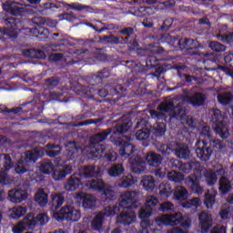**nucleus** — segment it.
Returning <instances> with one entry per match:
<instances>
[{"label": "nucleus", "instance_id": "e433bc0d", "mask_svg": "<svg viewBox=\"0 0 233 233\" xmlns=\"http://www.w3.org/2000/svg\"><path fill=\"white\" fill-rule=\"evenodd\" d=\"M110 77V73L106 70L99 71L91 77V86H96V85H101L104 79H108Z\"/></svg>", "mask_w": 233, "mask_h": 233}, {"label": "nucleus", "instance_id": "c03bdc74", "mask_svg": "<svg viewBox=\"0 0 233 233\" xmlns=\"http://www.w3.org/2000/svg\"><path fill=\"white\" fill-rule=\"evenodd\" d=\"M46 148H47V150L46 151V154L49 157H56V156H59L62 150V147L59 146V144H52V143H47L46 145Z\"/></svg>", "mask_w": 233, "mask_h": 233}, {"label": "nucleus", "instance_id": "864d4df0", "mask_svg": "<svg viewBox=\"0 0 233 233\" xmlns=\"http://www.w3.org/2000/svg\"><path fill=\"white\" fill-rule=\"evenodd\" d=\"M214 203H216V194L210 193V191H208L204 195V205L208 208H212L214 207Z\"/></svg>", "mask_w": 233, "mask_h": 233}, {"label": "nucleus", "instance_id": "0eeeda50", "mask_svg": "<svg viewBox=\"0 0 233 233\" xmlns=\"http://www.w3.org/2000/svg\"><path fill=\"white\" fill-rule=\"evenodd\" d=\"M139 196L141 193L137 190L123 192L118 198V207L120 208H140Z\"/></svg>", "mask_w": 233, "mask_h": 233}, {"label": "nucleus", "instance_id": "cd10ccee", "mask_svg": "<svg viewBox=\"0 0 233 233\" xmlns=\"http://www.w3.org/2000/svg\"><path fill=\"white\" fill-rule=\"evenodd\" d=\"M232 190V181L226 176L220 177L218 179V192L220 196H227Z\"/></svg>", "mask_w": 233, "mask_h": 233}, {"label": "nucleus", "instance_id": "a878e982", "mask_svg": "<svg viewBox=\"0 0 233 233\" xmlns=\"http://www.w3.org/2000/svg\"><path fill=\"white\" fill-rule=\"evenodd\" d=\"M63 203H65V193L56 192L51 195V202L49 203L51 207V210L54 212H57V209L63 207Z\"/></svg>", "mask_w": 233, "mask_h": 233}, {"label": "nucleus", "instance_id": "aec40b11", "mask_svg": "<svg viewBox=\"0 0 233 233\" xmlns=\"http://www.w3.org/2000/svg\"><path fill=\"white\" fill-rule=\"evenodd\" d=\"M187 185L193 194L197 196H201L205 189L201 187L199 177H197L196 174H191L187 177Z\"/></svg>", "mask_w": 233, "mask_h": 233}, {"label": "nucleus", "instance_id": "5fc2aeb1", "mask_svg": "<svg viewBox=\"0 0 233 233\" xmlns=\"http://www.w3.org/2000/svg\"><path fill=\"white\" fill-rule=\"evenodd\" d=\"M85 25H86V26L92 28L96 32H98V34H102V32H105L106 30H116V28H117V26L114 24L107 25L106 27H101L100 29H99V27H97V25H95L94 24H92L90 22H86Z\"/></svg>", "mask_w": 233, "mask_h": 233}, {"label": "nucleus", "instance_id": "6ab92c4d", "mask_svg": "<svg viewBox=\"0 0 233 233\" xmlns=\"http://www.w3.org/2000/svg\"><path fill=\"white\" fill-rule=\"evenodd\" d=\"M82 176H84L86 179H90L92 177H102L103 171L99 166L86 165L82 167L81 170Z\"/></svg>", "mask_w": 233, "mask_h": 233}, {"label": "nucleus", "instance_id": "4c0bfd02", "mask_svg": "<svg viewBox=\"0 0 233 233\" xmlns=\"http://www.w3.org/2000/svg\"><path fill=\"white\" fill-rule=\"evenodd\" d=\"M188 198V191L187 188L177 186L174 190H173V199L176 201H185Z\"/></svg>", "mask_w": 233, "mask_h": 233}, {"label": "nucleus", "instance_id": "6e6d98bb", "mask_svg": "<svg viewBox=\"0 0 233 233\" xmlns=\"http://www.w3.org/2000/svg\"><path fill=\"white\" fill-rule=\"evenodd\" d=\"M35 107H37V100L35 98L20 105V108H24L25 110L22 111V114L32 112V110H35Z\"/></svg>", "mask_w": 233, "mask_h": 233}, {"label": "nucleus", "instance_id": "473e14b6", "mask_svg": "<svg viewBox=\"0 0 233 233\" xmlns=\"http://www.w3.org/2000/svg\"><path fill=\"white\" fill-rule=\"evenodd\" d=\"M213 128L222 139H227V137H228V130L227 129V124H225V120L213 122Z\"/></svg>", "mask_w": 233, "mask_h": 233}, {"label": "nucleus", "instance_id": "8fccbe9b", "mask_svg": "<svg viewBox=\"0 0 233 233\" xmlns=\"http://www.w3.org/2000/svg\"><path fill=\"white\" fill-rule=\"evenodd\" d=\"M26 207L18 206L12 208V213L10 214L11 219H19V218H23L25 214H26Z\"/></svg>", "mask_w": 233, "mask_h": 233}, {"label": "nucleus", "instance_id": "393cba45", "mask_svg": "<svg viewBox=\"0 0 233 233\" xmlns=\"http://www.w3.org/2000/svg\"><path fill=\"white\" fill-rule=\"evenodd\" d=\"M3 9L5 12H7V14H10L11 15H25V7L19 6L12 2H5L3 4Z\"/></svg>", "mask_w": 233, "mask_h": 233}, {"label": "nucleus", "instance_id": "37998d69", "mask_svg": "<svg viewBox=\"0 0 233 233\" xmlns=\"http://www.w3.org/2000/svg\"><path fill=\"white\" fill-rule=\"evenodd\" d=\"M137 179L132 176V174H128L127 176H123L122 179L118 183V187L120 188H130L132 185H136Z\"/></svg>", "mask_w": 233, "mask_h": 233}, {"label": "nucleus", "instance_id": "09e8293b", "mask_svg": "<svg viewBox=\"0 0 233 233\" xmlns=\"http://www.w3.org/2000/svg\"><path fill=\"white\" fill-rule=\"evenodd\" d=\"M204 177H206V183L208 187H214L218 183V174L212 170H206Z\"/></svg>", "mask_w": 233, "mask_h": 233}, {"label": "nucleus", "instance_id": "f257e3e1", "mask_svg": "<svg viewBox=\"0 0 233 233\" xmlns=\"http://www.w3.org/2000/svg\"><path fill=\"white\" fill-rule=\"evenodd\" d=\"M146 52L147 54H151L146 58V66L136 60H127L121 63L124 66L131 68L127 78L124 80V85L127 88L129 86H141V84L145 80L142 76L147 73V70H152V68H156L159 65V59L156 57V55L165 54V48L158 46L156 49L147 50Z\"/></svg>", "mask_w": 233, "mask_h": 233}, {"label": "nucleus", "instance_id": "3c124183", "mask_svg": "<svg viewBox=\"0 0 233 233\" xmlns=\"http://www.w3.org/2000/svg\"><path fill=\"white\" fill-rule=\"evenodd\" d=\"M105 221L103 214H97L94 219L91 221V227L93 230H102L103 229V223Z\"/></svg>", "mask_w": 233, "mask_h": 233}, {"label": "nucleus", "instance_id": "412c9836", "mask_svg": "<svg viewBox=\"0 0 233 233\" xmlns=\"http://www.w3.org/2000/svg\"><path fill=\"white\" fill-rule=\"evenodd\" d=\"M186 101L191 106H203L207 101V95L202 92H195L193 95L187 96Z\"/></svg>", "mask_w": 233, "mask_h": 233}, {"label": "nucleus", "instance_id": "2eb2a0df", "mask_svg": "<svg viewBox=\"0 0 233 233\" xmlns=\"http://www.w3.org/2000/svg\"><path fill=\"white\" fill-rule=\"evenodd\" d=\"M133 209L134 208H127V210L120 212L116 218L117 223L124 225V227H128V225L136 223V218H137V215H136V211Z\"/></svg>", "mask_w": 233, "mask_h": 233}, {"label": "nucleus", "instance_id": "c85d7f7f", "mask_svg": "<svg viewBox=\"0 0 233 233\" xmlns=\"http://www.w3.org/2000/svg\"><path fill=\"white\" fill-rule=\"evenodd\" d=\"M150 134H152V130L142 127L136 133V138L137 141H141L143 147H148L150 145Z\"/></svg>", "mask_w": 233, "mask_h": 233}, {"label": "nucleus", "instance_id": "49530a36", "mask_svg": "<svg viewBox=\"0 0 233 233\" xmlns=\"http://www.w3.org/2000/svg\"><path fill=\"white\" fill-rule=\"evenodd\" d=\"M217 99L220 105L227 106V105H230V103H232L233 94L232 92H224L218 95Z\"/></svg>", "mask_w": 233, "mask_h": 233}, {"label": "nucleus", "instance_id": "f03ea898", "mask_svg": "<svg viewBox=\"0 0 233 233\" xmlns=\"http://www.w3.org/2000/svg\"><path fill=\"white\" fill-rule=\"evenodd\" d=\"M132 125L133 123L130 117L122 116L121 120L113 128V136L110 141H112L116 147H120L118 154L122 159L130 157V156L136 152V147L130 143L132 137L123 136V134H127V132L132 128Z\"/></svg>", "mask_w": 233, "mask_h": 233}, {"label": "nucleus", "instance_id": "72a5a7b5", "mask_svg": "<svg viewBox=\"0 0 233 233\" xmlns=\"http://www.w3.org/2000/svg\"><path fill=\"white\" fill-rule=\"evenodd\" d=\"M14 168V161L9 154H0V169L6 171Z\"/></svg>", "mask_w": 233, "mask_h": 233}, {"label": "nucleus", "instance_id": "423d86ee", "mask_svg": "<svg viewBox=\"0 0 233 233\" xmlns=\"http://www.w3.org/2000/svg\"><path fill=\"white\" fill-rule=\"evenodd\" d=\"M84 187L94 192H103L101 199L104 203H110L116 199V192L110 188H105V181L101 178L91 179L85 182Z\"/></svg>", "mask_w": 233, "mask_h": 233}, {"label": "nucleus", "instance_id": "20e7f679", "mask_svg": "<svg viewBox=\"0 0 233 233\" xmlns=\"http://www.w3.org/2000/svg\"><path fill=\"white\" fill-rule=\"evenodd\" d=\"M166 39L176 50H186L189 56H198V48H201V44L197 39L177 38L170 35H166Z\"/></svg>", "mask_w": 233, "mask_h": 233}, {"label": "nucleus", "instance_id": "2f4dec72", "mask_svg": "<svg viewBox=\"0 0 233 233\" xmlns=\"http://www.w3.org/2000/svg\"><path fill=\"white\" fill-rule=\"evenodd\" d=\"M35 203L39 207H46L48 205V193L44 188H38L35 194Z\"/></svg>", "mask_w": 233, "mask_h": 233}, {"label": "nucleus", "instance_id": "1a4fd4ad", "mask_svg": "<svg viewBox=\"0 0 233 233\" xmlns=\"http://www.w3.org/2000/svg\"><path fill=\"white\" fill-rule=\"evenodd\" d=\"M53 218L56 221H78L81 219V211L72 205H66L59 211L54 212Z\"/></svg>", "mask_w": 233, "mask_h": 233}, {"label": "nucleus", "instance_id": "9d476101", "mask_svg": "<svg viewBox=\"0 0 233 233\" xmlns=\"http://www.w3.org/2000/svg\"><path fill=\"white\" fill-rule=\"evenodd\" d=\"M5 25L7 27L0 28V35L5 39H17L19 37V19L15 17H8L5 19Z\"/></svg>", "mask_w": 233, "mask_h": 233}, {"label": "nucleus", "instance_id": "a211bd4d", "mask_svg": "<svg viewBox=\"0 0 233 233\" xmlns=\"http://www.w3.org/2000/svg\"><path fill=\"white\" fill-rule=\"evenodd\" d=\"M28 198V189H10L7 193V199L11 203H23Z\"/></svg>", "mask_w": 233, "mask_h": 233}, {"label": "nucleus", "instance_id": "de8ad7c7", "mask_svg": "<svg viewBox=\"0 0 233 233\" xmlns=\"http://www.w3.org/2000/svg\"><path fill=\"white\" fill-rule=\"evenodd\" d=\"M26 56L27 57H31L32 59H46V55L45 54V51L41 49H27Z\"/></svg>", "mask_w": 233, "mask_h": 233}, {"label": "nucleus", "instance_id": "052dcab7", "mask_svg": "<svg viewBox=\"0 0 233 233\" xmlns=\"http://www.w3.org/2000/svg\"><path fill=\"white\" fill-rule=\"evenodd\" d=\"M167 179L169 181H173L174 183H181V181L185 179V177L180 172L170 171L167 173Z\"/></svg>", "mask_w": 233, "mask_h": 233}, {"label": "nucleus", "instance_id": "a19ab883", "mask_svg": "<svg viewBox=\"0 0 233 233\" xmlns=\"http://www.w3.org/2000/svg\"><path fill=\"white\" fill-rule=\"evenodd\" d=\"M107 172L110 177H119L125 174V167L121 163L115 164L109 167Z\"/></svg>", "mask_w": 233, "mask_h": 233}, {"label": "nucleus", "instance_id": "f8f14e48", "mask_svg": "<svg viewBox=\"0 0 233 233\" xmlns=\"http://www.w3.org/2000/svg\"><path fill=\"white\" fill-rule=\"evenodd\" d=\"M196 149L195 152L197 154V157L200 159V161H208L212 157L213 150L212 147L208 145V141L207 140H198L195 144Z\"/></svg>", "mask_w": 233, "mask_h": 233}, {"label": "nucleus", "instance_id": "c756f323", "mask_svg": "<svg viewBox=\"0 0 233 233\" xmlns=\"http://www.w3.org/2000/svg\"><path fill=\"white\" fill-rule=\"evenodd\" d=\"M68 174H72V166L65 165L62 168L53 171V179H55V181H61L66 178Z\"/></svg>", "mask_w": 233, "mask_h": 233}, {"label": "nucleus", "instance_id": "338daca9", "mask_svg": "<svg viewBox=\"0 0 233 233\" xmlns=\"http://www.w3.org/2000/svg\"><path fill=\"white\" fill-rule=\"evenodd\" d=\"M198 134L201 137H208V139H210L211 134H210V127L208 125H202L198 127Z\"/></svg>", "mask_w": 233, "mask_h": 233}, {"label": "nucleus", "instance_id": "58836bf2", "mask_svg": "<svg viewBox=\"0 0 233 233\" xmlns=\"http://www.w3.org/2000/svg\"><path fill=\"white\" fill-rule=\"evenodd\" d=\"M209 147L212 148L213 152H223L227 150V144L223 140L219 139H209L208 142Z\"/></svg>", "mask_w": 233, "mask_h": 233}, {"label": "nucleus", "instance_id": "7ed1b4c3", "mask_svg": "<svg viewBox=\"0 0 233 233\" xmlns=\"http://www.w3.org/2000/svg\"><path fill=\"white\" fill-rule=\"evenodd\" d=\"M147 163L149 167H159L163 163V156L150 151L145 156V159L141 156H132L129 158V165L133 174H143L147 170Z\"/></svg>", "mask_w": 233, "mask_h": 233}, {"label": "nucleus", "instance_id": "6e6552de", "mask_svg": "<svg viewBox=\"0 0 233 233\" xmlns=\"http://www.w3.org/2000/svg\"><path fill=\"white\" fill-rule=\"evenodd\" d=\"M156 148L163 157H170L171 154H175L179 159H188L190 157V149L188 147H179L177 149H174L170 145L158 143Z\"/></svg>", "mask_w": 233, "mask_h": 233}, {"label": "nucleus", "instance_id": "39448f33", "mask_svg": "<svg viewBox=\"0 0 233 233\" xmlns=\"http://www.w3.org/2000/svg\"><path fill=\"white\" fill-rule=\"evenodd\" d=\"M43 150H33V151H26L25 155L21 157L15 166V171L19 176H23V174H26V172L30 171V166L32 163H35L37 159L43 157Z\"/></svg>", "mask_w": 233, "mask_h": 233}, {"label": "nucleus", "instance_id": "774afa93", "mask_svg": "<svg viewBox=\"0 0 233 233\" xmlns=\"http://www.w3.org/2000/svg\"><path fill=\"white\" fill-rule=\"evenodd\" d=\"M158 210L159 212H170L174 210V204L168 201L161 203L158 206Z\"/></svg>", "mask_w": 233, "mask_h": 233}, {"label": "nucleus", "instance_id": "5701e85b", "mask_svg": "<svg viewBox=\"0 0 233 233\" xmlns=\"http://www.w3.org/2000/svg\"><path fill=\"white\" fill-rule=\"evenodd\" d=\"M76 199H82V207L86 208V210L94 208L97 203L94 196L83 192L76 194Z\"/></svg>", "mask_w": 233, "mask_h": 233}, {"label": "nucleus", "instance_id": "dca6fc26", "mask_svg": "<svg viewBox=\"0 0 233 233\" xmlns=\"http://www.w3.org/2000/svg\"><path fill=\"white\" fill-rule=\"evenodd\" d=\"M198 224L201 233H208L210 228H212V225H214L212 214L202 211L198 216Z\"/></svg>", "mask_w": 233, "mask_h": 233}, {"label": "nucleus", "instance_id": "79ce46f5", "mask_svg": "<svg viewBox=\"0 0 233 233\" xmlns=\"http://www.w3.org/2000/svg\"><path fill=\"white\" fill-rule=\"evenodd\" d=\"M119 212H121V208L118 204H116L115 206L106 207L104 210L98 214H102L105 219L106 218H112L113 216H116V214H119Z\"/></svg>", "mask_w": 233, "mask_h": 233}, {"label": "nucleus", "instance_id": "c9c22d12", "mask_svg": "<svg viewBox=\"0 0 233 233\" xmlns=\"http://www.w3.org/2000/svg\"><path fill=\"white\" fill-rule=\"evenodd\" d=\"M158 190V195L161 199H168V198H170L174 192V189H172V185L165 182L159 185Z\"/></svg>", "mask_w": 233, "mask_h": 233}, {"label": "nucleus", "instance_id": "680f3d73", "mask_svg": "<svg viewBox=\"0 0 233 233\" xmlns=\"http://www.w3.org/2000/svg\"><path fill=\"white\" fill-rule=\"evenodd\" d=\"M208 46L213 52H217V53L225 52V50H227V46L218 41L209 42Z\"/></svg>", "mask_w": 233, "mask_h": 233}, {"label": "nucleus", "instance_id": "e2e57ef3", "mask_svg": "<svg viewBox=\"0 0 233 233\" xmlns=\"http://www.w3.org/2000/svg\"><path fill=\"white\" fill-rule=\"evenodd\" d=\"M196 165H198L197 161H190L187 163H180L179 170H181V172H184V174H190V172H192V170Z\"/></svg>", "mask_w": 233, "mask_h": 233}, {"label": "nucleus", "instance_id": "4468645a", "mask_svg": "<svg viewBox=\"0 0 233 233\" xmlns=\"http://www.w3.org/2000/svg\"><path fill=\"white\" fill-rule=\"evenodd\" d=\"M181 217L178 215H175V213L161 215L155 219V223L156 225H158V227H176L179 225Z\"/></svg>", "mask_w": 233, "mask_h": 233}, {"label": "nucleus", "instance_id": "b1692460", "mask_svg": "<svg viewBox=\"0 0 233 233\" xmlns=\"http://www.w3.org/2000/svg\"><path fill=\"white\" fill-rule=\"evenodd\" d=\"M158 108L159 110H161V112H167L169 114H173V117H178V116H181L183 112V107L174 106V102L172 101L163 103L159 106Z\"/></svg>", "mask_w": 233, "mask_h": 233}, {"label": "nucleus", "instance_id": "9b49d317", "mask_svg": "<svg viewBox=\"0 0 233 233\" xmlns=\"http://www.w3.org/2000/svg\"><path fill=\"white\" fill-rule=\"evenodd\" d=\"M43 6L44 10H51V12H54V10H58V8H61V6H66V10H70L71 8V10H75L76 12H83V10L88 12V10H90V5H85L77 2L68 4L56 1L55 3H45L43 4Z\"/></svg>", "mask_w": 233, "mask_h": 233}, {"label": "nucleus", "instance_id": "13d9d810", "mask_svg": "<svg viewBox=\"0 0 233 233\" xmlns=\"http://www.w3.org/2000/svg\"><path fill=\"white\" fill-rule=\"evenodd\" d=\"M200 205H201V198H193L181 204L183 208H192V207H195V208H198V207H199Z\"/></svg>", "mask_w": 233, "mask_h": 233}, {"label": "nucleus", "instance_id": "ea45409f", "mask_svg": "<svg viewBox=\"0 0 233 233\" xmlns=\"http://www.w3.org/2000/svg\"><path fill=\"white\" fill-rule=\"evenodd\" d=\"M30 221L28 220V216L26 215L24 218V221H20L18 224L15 225L12 228L13 233H23L25 230H28L32 228V227L29 226Z\"/></svg>", "mask_w": 233, "mask_h": 233}, {"label": "nucleus", "instance_id": "f3484780", "mask_svg": "<svg viewBox=\"0 0 233 233\" xmlns=\"http://www.w3.org/2000/svg\"><path fill=\"white\" fill-rule=\"evenodd\" d=\"M39 19L40 18H34L33 22L37 25L33 28H27V30L34 35V37H38L40 41H45V39H48V37H50V31L47 28L39 25Z\"/></svg>", "mask_w": 233, "mask_h": 233}, {"label": "nucleus", "instance_id": "603ef678", "mask_svg": "<svg viewBox=\"0 0 233 233\" xmlns=\"http://www.w3.org/2000/svg\"><path fill=\"white\" fill-rule=\"evenodd\" d=\"M61 84V77L59 76H51L45 80V85L46 88L49 90H54V88H57Z\"/></svg>", "mask_w": 233, "mask_h": 233}, {"label": "nucleus", "instance_id": "4d7b16f0", "mask_svg": "<svg viewBox=\"0 0 233 233\" xmlns=\"http://www.w3.org/2000/svg\"><path fill=\"white\" fill-rule=\"evenodd\" d=\"M54 163H52L51 161H46V162H43L40 165V172H42V174H46V175H50V174H54Z\"/></svg>", "mask_w": 233, "mask_h": 233}, {"label": "nucleus", "instance_id": "ddd939ff", "mask_svg": "<svg viewBox=\"0 0 233 233\" xmlns=\"http://www.w3.org/2000/svg\"><path fill=\"white\" fill-rule=\"evenodd\" d=\"M159 204L157 198L154 196L147 197L146 199V206L140 208L138 218L140 219H148L154 212H156V206Z\"/></svg>", "mask_w": 233, "mask_h": 233}, {"label": "nucleus", "instance_id": "f704fd0d", "mask_svg": "<svg viewBox=\"0 0 233 233\" xmlns=\"http://www.w3.org/2000/svg\"><path fill=\"white\" fill-rule=\"evenodd\" d=\"M111 133L113 136L114 130H112L111 128H108L106 131H102V132H98V133L95 134L91 137L92 145H99V143H103V141H105V139H106V137H108V136H110Z\"/></svg>", "mask_w": 233, "mask_h": 233}, {"label": "nucleus", "instance_id": "4be33fe9", "mask_svg": "<svg viewBox=\"0 0 233 233\" xmlns=\"http://www.w3.org/2000/svg\"><path fill=\"white\" fill-rule=\"evenodd\" d=\"M83 185L81 181V177L73 174L67 178L66 182L64 184V188L67 192H76Z\"/></svg>", "mask_w": 233, "mask_h": 233}, {"label": "nucleus", "instance_id": "a18cd8bd", "mask_svg": "<svg viewBox=\"0 0 233 233\" xmlns=\"http://www.w3.org/2000/svg\"><path fill=\"white\" fill-rule=\"evenodd\" d=\"M140 185H142V187L147 192H152V190L156 188V179L150 176L144 177L140 182Z\"/></svg>", "mask_w": 233, "mask_h": 233}, {"label": "nucleus", "instance_id": "69168bd1", "mask_svg": "<svg viewBox=\"0 0 233 233\" xmlns=\"http://www.w3.org/2000/svg\"><path fill=\"white\" fill-rule=\"evenodd\" d=\"M53 41L55 42V46H65V43H66V39L62 36L59 33H55L51 35Z\"/></svg>", "mask_w": 233, "mask_h": 233}, {"label": "nucleus", "instance_id": "bb28decb", "mask_svg": "<svg viewBox=\"0 0 233 233\" xmlns=\"http://www.w3.org/2000/svg\"><path fill=\"white\" fill-rule=\"evenodd\" d=\"M26 216H28V226L31 227V228H35L36 225H41L43 227L48 223V216H46V214H38L36 217L33 214H28Z\"/></svg>", "mask_w": 233, "mask_h": 233}, {"label": "nucleus", "instance_id": "0e129e2a", "mask_svg": "<svg viewBox=\"0 0 233 233\" xmlns=\"http://www.w3.org/2000/svg\"><path fill=\"white\" fill-rule=\"evenodd\" d=\"M152 119H157V121H165V123H167V119H168V116L165 113H163V111H156V110H151L149 112Z\"/></svg>", "mask_w": 233, "mask_h": 233}, {"label": "nucleus", "instance_id": "bf43d9fd", "mask_svg": "<svg viewBox=\"0 0 233 233\" xmlns=\"http://www.w3.org/2000/svg\"><path fill=\"white\" fill-rule=\"evenodd\" d=\"M107 86V94L110 97H114V96H118L119 90H123V86L116 84H106Z\"/></svg>", "mask_w": 233, "mask_h": 233}, {"label": "nucleus", "instance_id": "7c9ffc66", "mask_svg": "<svg viewBox=\"0 0 233 233\" xmlns=\"http://www.w3.org/2000/svg\"><path fill=\"white\" fill-rule=\"evenodd\" d=\"M100 40L107 45H125V43H128L125 36H116L114 35L101 36Z\"/></svg>", "mask_w": 233, "mask_h": 233}]
</instances>
